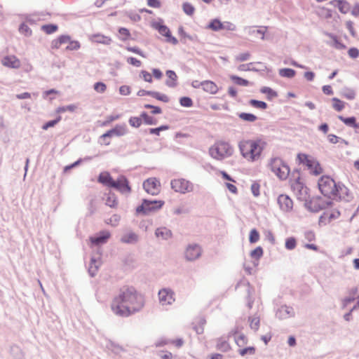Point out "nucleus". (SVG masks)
Listing matches in <instances>:
<instances>
[{"label":"nucleus","mask_w":359,"mask_h":359,"mask_svg":"<svg viewBox=\"0 0 359 359\" xmlns=\"http://www.w3.org/2000/svg\"><path fill=\"white\" fill-rule=\"evenodd\" d=\"M145 299L133 286H123L115 296L111 304L114 314L121 317H128L140 311L144 306Z\"/></svg>","instance_id":"nucleus-1"},{"label":"nucleus","mask_w":359,"mask_h":359,"mask_svg":"<svg viewBox=\"0 0 359 359\" xmlns=\"http://www.w3.org/2000/svg\"><path fill=\"white\" fill-rule=\"evenodd\" d=\"M266 146V142L261 138L243 140L239 144L242 156L248 161L254 162L259 160Z\"/></svg>","instance_id":"nucleus-2"},{"label":"nucleus","mask_w":359,"mask_h":359,"mask_svg":"<svg viewBox=\"0 0 359 359\" xmlns=\"http://www.w3.org/2000/svg\"><path fill=\"white\" fill-rule=\"evenodd\" d=\"M233 153L232 146L229 142L222 140L217 141L209 149L210 156L217 161H222L230 157Z\"/></svg>","instance_id":"nucleus-3"},{"label":"nucleus","mask_w":359,"mask_h":359,"mask_svg":"<svg viewBox=\"0 0 359 359\" xmlns=\"http://www.w3.org/2000/svg\"><path fill=\"white\" fill-rule=\"evenodd\" d=\"M269 168L280 180H285L290 174L289 166L280 158H271Z\"/></svg>","instance_id":"nucleus-4"},{"label":"nucleus","mask_w":359,"mask_h":359,"mask_svg":"<svg viewBox=\"0 0 359 359\" xmlns=\"http://www.w3.org/2000/svg\"><path fill=\"white\" fill-rule=\"evenodd\" d=\"M318 187L320 192L328 198L336 195L337 184L332 178L328 176H323L320 178Z\"/></svg>","instance_id":"nucleus-5"},{"label":"nucleus","mask_w":359,"mask_h":359,"mask_svg":"<svg viewBox=\"0 0 359 359\" xmlns=\"http://www.w3.org/2000/svg\"><path fill=\"white\" fill-rule=\"evenodd\" d=\"M171 187L176 192L185 194L192 191L194 186L189 181L183 178H178L171 181Z\"/></svg>","instance_id":"nucleus-6"},{"label":"nucleus","mask_w":359,"mask_h":359,"mask_svg":"<svg viewBox=\"0 0 359 359\" xmlns=\"http://www.w3.org/2000/svg\"><path fill=\"white\" fill-rule=\"evenodd\" d=\"M164 202L161 201H148L144 200L142 205L136 208L137 213L147 214L161 208Z\"/></svg>","instance_id":"nucleus-7"},{"label":"nucleus","mask_w":359,"mask_h":359,"mask_svg":"<svg viewBox=\"0 0 359 359\" xmlns=\"http://www.w3.org/2000/svg\"><path fill=\"white\" fill-rule=\"evenodd\" d=\"M143 187L149 194L157 195L161 191V183L156 178L151 177L144 182Z\"/></svg>","instance_id":"nucleus-8"},{"label":"nucleus","mask_w":359,"mask_h":359,"mask_svg":"<svg viewBox=\"0 0 359 359\" xmlns=\"http://www.w3.org/2000/svg\"><path fill=\"white\" fill-rule=\"evenodd\" d=\"M127 128L125 124L123 125H116L114 128L108 130L107 133L103 134L100 137L104 142L106 145H109L110 144L109 141H106V138L111 137L114 135L116 136H122L126 134Z\"/></svg>","instance_id":"nucleus-9"},{"label":"nucleus","mask_w":359,"mask_h":359,"mask_svg":"<svg viewBox=\"0 0 359 359\" xmlns=\"http://www.w3.org/2000/svg\"><path fill=\"white\" fill-rule=\"evenodd\" d=\"M159 302L162 306L170 305L175 302L174 293L168 289H162L158 292Z\"/></svg>","instance_id":"nucleus-10"},{"label":"nucleus","mask_w":359,"mask_h":359,"mask_svg":"<svg viewBox=\"0 0 359 359\" xmlns=\"http://www.w3.org/2000/svg\"><path fill=\"white\" fill-rule=\"evenodd\" d=\"M111 187L118 189L122 193L129 194L131 191L128 182L124 176H120L117 180L114 181L113 184H111Z\"/></svg>","instance_id":"nucleus-11"},{"label":"nucleus","mask_w":359,"mask_h":359,"mask_svg":"<svg viewBox=\"0 0 359 359\" xmlns=\"http://www.w3.org/2000/svg\"><path fill=\"white\" fill-rule=\"evenodd\" d=\"M278 203L283 212H290L293 208V201L285 194H281L278 198Z\"/></svg>","instance_id":"nucleus-12"},{"label":"nucleus","mask_w":359,"mask_h":359,"mask_svg":"<svg viewBox=\"0 0 359 359\" xmlns=\"http://www.w3.org/2000/svg\"><path fill=\"white\" fill-rule=\"evenodd\" d=\"M1 62L4 67L11 69H18L21 66L20 60L13 55L4 57Z\"/></svg>","instance_id":"nucleus-13"},{"label":"nucleus","mask_w":359,"mask_h":359,"mask_svg":"<svg viewBox=\"0 0 359 359\" xmlns=\"http://www.w3.org/2000/svg\"><path fill=\"white\" fill-rule=\"evenodd\" d=\"M201 255V249L198 245H189L185 252L186 258L188 260H195Z\"/></svg>","instance_id":"nucleus-14"},{"label":"nucleus","mask_w":359,"mask_h":359,"mask_svg":"<svg viewBox=\"0 0 359 359\" xmlns=\"http://www.w3.org/2000/svg\"><path fill=\"white\" fill-rule=\"evenodd\" d=\"M340 216V212L337 210H327L323 212L320 217V221L325 224L330 223L338 219Z\"/></svg>","instance_id":"nucleus-15"},{"label":"nucleus","mask_w":359,"mask_h":359,"mask_svg":"<svg viewBox=\"0 0 359 359\" xmlns=\"http://www.w3.org/2000/svg\"><path fill=\"white\" fill-rule=\"evenodd\" d=\"M155 27L161 35L165 36L167 38V41L172 44L177 43V39L175 37L171 36L170 31L168 27L157 24Z\"/></svg>","instance_id":"nucleus-16"},{"label":"nucleus","mask_w":359,"mask_h":359,"mask_svg":"<svg viewBox=\"0 0 359 359\" xmlns=\"http://www.w3.org/2000/svg\"><path fill=\"white\" fill-rule=\"evenodd\" d=\"M138 96H144V95H150L155 99L162 101L163 102H169V97L165 95V94H161L158 92L154 91H148L145 90H140L137 92Z\"/></svg>","instance_id":"nucleus-17"},{"label":"nucleus","mask_w":359,"mask_h":359,"mask_svg":"<svg viewBox=\"0 0 359 359\" xmlns=\"http://www.w3.org/2000/svg\"><path fill=\"white\" fill-rule=\"evenodd\" d=\"M111 233L108 231H100L97 236L90 237V241L94 245H100L107 243V240L110 238Z\"/></svg>","instance_id":"nucleus-18"},{"label":"nucleus","mask_w":359,"mask_h":359,"mask_svg":"<svg viewBox=\"0 0 359 359\" xmlns=\"http://www.w3.org/2000/svg\"><path fill=\"white\" fill-rule=\"evenodd\" d=\"M202 89L207 93L215 95L218 93L219 88L217 85L210 80H205L201 82Z\"/></svg>","instance_id":"nucleus-19"},{"label":"nucleus","mask_w":359,"mask_h":359,"mask_svg":"<svg viewBox=\"0 0 359 359\" xmlns=\"http://www.w3.org/2000/svg\"><path fill=\"white\" fill-rule=\"evenodd\" d=\"M297 160L299 163L306 165L309 170L310 168H313V164L317 161L314 158L305 154H299Z\"/></svg>","instance_id":"nucleus-20"},{"label":"nucleus","mask_w":359,"mask_h":359,"mask_svg":"<svg viewBox=\"0 0 359 359\" xmlns=\"http://www.w3.org/2000/svg\"><path fill=\"white\" fill-rule=\"evenodd\" d=\"M336 195L333 196V198L338 197L340 199H348L350 196L349 189L341 184H337Z\"/></svg>","instance_id":"nucleus-21"},{"label":"nucleus","mask_w":359,"mask_h":359,"mask_svg":"<svg viewBox=\"0 0 359 359\" xmlns=\"http://www.w3.org/2000/svg\"><path fill=\"white\" fill-rule=\"evenodd\" d=\"M90 39L93 43H102L104 45H109L111 42V39L109 36L101 34H93L90 36Z\"/></svg>","instance_id":"nucleus-22"},{"label":"nucleus","mask_w":359,"mask_h":359,"mask_svg":"<svg viewBox=\"0 0 359 359\" xmlns=\"http://www.w3.org/2000/svg\"><path fill=\"white\" fill-rule=\"evenodd\" d=\"M326 203L321 198H314L311 200L310 205L313 211L317 212L325 208Z\"/></svg>","instance_id":"nucleus-23"},{"label":"nucleus","mask_w":359,"mask_h":359,"mask_svg":"<svg viewBox=\"0 0 359 359\" xmlns=\"http://www.w3.org/2000/svg\"><path fill=\"white\" fill-rule=\"evenodd\" d=\"M98 182L105 186L111 187V184H113L114 180L108 172H103L100 174Z\"/></svg>","instance_id":"nucleus-24"},{"label":"nucleus","mask_w":359,"mask_h":359,"mask_svg":"<svg viewBox=\"0 0 359 359\" xmlns=\"http://www.w3.org/2000/svg\"><path fill=\"white\" fill-rule=\"evenodd\" d=\"M166 76L168 79L166 81V85L170 88H174L177 86V76L175 72L172 70H168L166 72Z\"/></svg>","instance_id":"nucleus-25"},{"label":"nucleus","mask_w":359,"mask_h":359,"mask_svg":"<svg viewBox=\"0 0 359 359\" xmlns=\"http://www.w3.org/2000/svg\"><path fill=\"white\" fill-rule=\"evenodd\" d=\"M216 348L223 352H226L231 349V346L228 341L222 337L219 338L217 340Z\"/></svg>","instance_id":"nucleus-26"},{"label":"nucleus","mask_w":359,"mask_h":359,"mask_svg":"<svg viewBox=\"0 0 359 359\" xmlns=\"http://www.w3.org/2000/svg\"><path fill=\"white\" fill-rule=\"evenodd\" d=\"M138 236L133 232L125 233L121 238V241L125 243H133L137 241Z\"/></svg>","instance_id":"nucleus-27"},{"label":"nucleus","mask_w":359,"mask_h":359,"mask_svg":"<svg viewBox=\"0 0 359 359\" xmlns=\"http://www.w3.org/2000/svg\"><path fill=\"white\" fill-rule=\"evenodd\" d=\"M335 1L337 2V6L339 11L341 13L346 14L350 11L351 6L348 1L344 0H337Z\"/></svg>","instance_id":"nucleus-28"},{"label":"nucleus","mask_w":359,"mask_h":359,"mask_svg":"<svg viewBox=\"0 0 359 359\" xmlns=\"http://www.w3.org/2000/svg\"><path fill=\"white\" fill-rule=\"evenodd\" d=\"M156 235L158 238L168 239L171 237V231L165 227H161L156 229Z\"/></svg>","instance_id":"nucleus-29"},{"label":"nucleus","mask_w":359,"mask_h":359,"mask_svg":"<svg viewBox=\"0 0 359 359\" xmlns=\"http://www.w3.org/2000/svg\"><path fill=\"white\" fill-rule=\"evenodd\" d=\"M208 28L215 32L223 30V22L218 19H213L208 24Z\"/></svg>","instance_id":"nucleus-30"},{"label":"nucleus","mask_w":359,"mask_h":359,"mask_svg":"<svg viewBox=\"0 0 359 359\" xmlns=\"http://www.w3.org/2000/svg\"><path fill=\"white\" fill-rule=\"evenodd\" d=\"M338 118L345 125L351 126L354 128H358L359 125L356 123V118L353 116L345 118L342 116H339Z\"/></svg>","instance_id":"nucleus-31"},{"label":"nucleus","mask_w":359,"mask_h":359,"mask_svg":"<svg viewBox=\"0 0 359 359\" xmlns=\"http://www.w3.org/2000/svg\"><path fill=\"white\" fill-rule=\"evenodd\" d=\"M278 73L280 76L285 78H293L296 74V72L290 68L280 69Z\"/></svg>","instance_id":"nucleus-32"},{"label":"nucleus","mask_w":359,"mask_h":359,"mask_svg":"<svg viewBox=\"0 0 359 359\" xmlns=\"http://www.w3.org/2000/svg\"><path fill=\"white\" fill-rule=\"evenodd\" d=\"M332 107L337 111H342L344 107H345V104L346 103L344 102H343L342 100L337 98V97H333L332 99Z\"/></svg>","instance_id":"nucleus-33"},{"label":"nucleus","mask_w":359,"mask_h":359,"mask_svg":"<svg viewBox=\"0 0 359 359\" xmlns=\"http://www.w3.org/2000/svg\"><path fill=\"white\" fill-rule=\"evenodd\" d=\"M260 92L264 94H266L269 100H271L273 97H276L278 96V94L276 91H274L271 88L266 86L262 87L260 89Z\"/></svg>","instance_id":"nucleus-34"},{"label":"nucleus","mask_w":359,"mask_h":359,"mask_svg":"<svg viewBox=\"0 0 359 359\" xmlns=\"http://www.w3.org/2000/svg\"><path fill=\"white\" fill-rule=\"evenodd\" d=\"M264 254V250L262 247L258 246L250 252V257L256 260H259Z\"/></svg>","instance_id":"nucleus-35"},{"label":"nucleus","mask_w":359,"mask_h":359,"mask_svg":"<svg viewBox=\"0 0 359 359\" xmlns=\"http://www.w3.org/2000/svg\"><path fill=\"white\" fill-rule=\"evenodd\" d=\"M249 104L252 107L260 109H266L267 108V104L263 101H259L256 100H250L249 101Z\"/></svg>","instance_id":"nucleus-36"},{"label":"nucleus","mask_w":359,"mask_h":359,"mask_svg":"<svg viewBox=\"0 0 359 359\" xmlns=\"http://www.w3.org/2000/svg\"><path fill=\"white\" fill-rule=\"evenodd\" d=\"M238 116L241 120L248 122H254L257 119L255 115L250 113H241Z\"/></svg>","instance_id":"nucleus-37"},{"label":"nucleus","mask_w":359,"mask_h":359,"mask_svg":"<svg viewBox=\"0 0 359 359\" xmlns=\"http://www.w3.org/2000/svg\"><path fill=\"white\" fill-rule=\"evenodd\" d=\"M141 117L144 121V123L147 125H155L157 123V120L149 115H148L146 112H142L141 114Z\"/></svg>","instance_id":"nucleus-38"},{"label":"nucleus","mask_w":359,"mask_h":359,"mask_svg":"<svg viewBox=\"0 0 359 359\" xmlns=\"http://www.w3.org/2000/svg\"><path fill=\"white\" fill-rule=\"evenodd\" d=\"M251 329L257 331L259 327L260 320L259 317H250L248 319Z\"/></svg>","instance_id":"nucleus-39"},{"label":"nucleus","mask_w":359,"mask_h":359,"mask_svg":"<svg viewBox=\"0 0 359 359\" xmlns=\"http://www.w3.org/2000/svg\"><path fill=\"white\" fill-rule=\"evenodd\" d=\"M129 123L132 127L138 128L142 123V118L141 117V116L140 117H137V116L130 117L129 119Z\"/></svg>","instance_id":"nucleus-40"},{"label":"nucleus","mask_w":359,"mask_h":359,"mask_svg":"<svg viewBox=\"0 0 359 359\" xmlns=\"http://www.w3.org/2000/svg\"><path fill=\"white\" fill-rule=\"evenodd\" d=\"M106 204L111 208H116L118 201L114 194H109L106 200Z\"/></svg>","instance_id":"nucleus-41"},{"label":"nucleus","mask_w":359,"mask_h":359,"mask_svg":"<svg viewBox=\"0 0 359 359\" xmlns=\"http://www.w3.org/2000/svg\"><path fill=\"white\" fill-rule=\"evenodd\" d=\"M259 233L257 229H253L250 231L249 235V241L250 243H257L259 240Z\"/></svg>","instance_id":"nucleus-42"},{"label":"nucleus","mask_w":359,"mask_h":359,"mask_svg":"<svg viewBox=\"0 0 359 359\" xmlns=\"http://www.w3.org/2000/svg\"><path fill=\"white\" fill-rule=\"evenodd\" d=\"M231 79L237 85L247 86L249 85V81L246 79L241 78L237 76H231Z\"/></svg>","instance_id":"nucleus-43"},{"label":"nucleus","mask_w":359,"mask_h":359,"mask_svg":"<svg viewBox=\"0 0 359 359\" xmlns=\"http://www.w3.org/2000/svg\"><path fill=\"white\" fill-rule=\"evenodd\" d=\"M19 32L20 34L25 35V36H29L32 35V33L31 29L25 23H22L20 25L19 27Z\"/></svg>","instance_id":"nucleus-44"},{"label":"nucleus","mask_w":359,"mask_h":359,"mask_svg":"<svg viewBox=\"0 0 359 359\" xmlns=\"http://www.w3.org/2000/svg\"><path fill=\"white\" fill-rule=\"evenodd\" d=\"M309 171L313 175H318L323 172V168L320 163L316 161L313 164V168H310Z\"/></svg>","instance_id":"nucleus-45"},{"label":"nucleus","mask_w":359,"mask_h":359,"mask_svg":"<svg viewBox=\"0 0 359 359\" xmlns=\"http://www.w3.org/2000/svg\"><path fill=\"white\" fill-rule=\"evenodd\" d=\"M120 117H121L120 114L108 116L106 118V120L100 123V126H107L109 125L111 122H113V121H114L116 120L119 119Z\"/></svg>","instance_id":"nucleus-46"},{"label":"nucleus","mask_w":359,"mask_h":359,"mask_svg":"<svg viewBox=\"0 0 359 359\" xmlns=\"http://www.w3.org/2000/svg\"><path fill=\"white\" fill-rule=\"evenodd\" d=\"M297 241L296 239L293 237H290L286 239L285 241V248L287 250H293L296 248Z\"/></svg>","instance_id":"nucleus-47"},{"label":"nucleus","mask_w":359,"mask_h":359,"mask_svg":"<svg viewBox=\"0 0 359 359\" xmlns=\"http://www.w3.org/2000/svg\"><path fill=\"white\" fill-rule=\"evenodd\" d=\"M118 32L120 34V39L123 41H126L128 39L130 36V32L128 29L121 27L118 29Z\"/></svg>","instance_id":"nucleus-48"},{"label":"nucleus","mask_w":359,"mask_h":359,"mask_svg":"<svg viewBox=\"0 0 359 359\" xmlns=\"http://www.w3.org/2000/svg\"><path fill=\"white\" fill-rule=\"evenodd\" d=\"M60 120H61V116H59L57 117L56 119L48 121L47 123L43 124L42 126V129L44 130H46L49 128L54 127L57 123H59L60 121Z\"/></svg>","instance_id":"nucleus-49"},{"label":"nucleus","mask_w":359,"mask_h":359,"mask_svg":"<svg viewBox=\"0 0 359 359\" xmlns=\"http://www.w3.org/2000/svg\"><path fill=\"white\" fill-rule=\"evenodd\" d=\"M182 8L184 12L189 15H193L195 11L194 7L189 3H184Z\"/></svg>","instance_id":"nucleus-50"},{"label":"nucleus","mask_w":359,"mask_h":359,"mask_svg":"<svg viewBox=\"0 0 359 359\" xmlns=\"http://www.w3.org/2000/svg\"><path fill=\"white\" fill-rule=\"evenodd\" d=\"M41 29L46 34H52L57 29V27L54 25H45L41 27Z\"/></svg>","instance_id":"nucleus-51"},{"label":"nucleus","mask_w":359,"mask_h":359,"mask_svg":"<svg viewBox=\"0 0 359 359\" xmlns=\"http://www.w3.org/2000/svg\"><path fill=\"white\" fill-rule=\"evenodd\" d=\"M236 343L238 346H243L248 343V339L247 337L243 334L238 335L236 339Z\"/></svg>","instance_id":"nucleus-52"},{"label":"nucleus","mask_w":359,"mask_h":359,"mask_svg":"<svg viewBox=\"0 0 359 359\" xmlns=\"http://www.w3.org/2000/svg\"><path fill=\"white\" fill-rule=\"evenodd\" d=\"M239 354L242 356H244L247 354L253 355L255 353V348L253 346H250L248 348H245L239 350Z\"/></svg>","instance_id":"nucleus-53"},{"label":"nucleus","mask_w":359,"mask_h":359,"mask_svg":"<svg viewBox=\"0 0 359 359\" xmlns=\"http://www.w3.org/2000/svg\"><path fill=\"white\" fill-rule=\"evenodd\" d=\"M76 107L74 104H71V105H68V106H65V107H60L56 109V112L58 114H60V113H64L67 111H74L76 109Z\"/></svg>","instance_id":"nucleus-54"},{"label":"nucleus","mask_w":359,"mask_h":359,"mask_svg":"<svg viewBox=\"0 0 359 359\" xmlns=\"http://www.w3.org/2000/svg\"><path fill=\"white\" fill-rule=\"evenodd\" d=\"M107 89V86L102 82H97L94 84V90L97 92L102 93Z\"/></svg>","instance_id":"nucleus-55"},{"label":"nucleus","mask_w":359,"mask_h":359,"mask_svg":"<svg viewBox=\"0 0 359 359\" xmlns=\"http://www.w3.org/2000/svg\"><path fill=\"white\" fill-rule=\"evenodd\" d=\"M250 57V53L248 52L243 53L239 55H238L235 60L237 62H244L246 60H248Z\"/></svg>","instance_id":"nucleus-56"},{"label":"nucleus","mask_w":359,"mask_h":359,"mask_svg":"<svg viewBox=\"0 0 359 359\" xmlns=\"http://www.w3.org/2000/svg\"><path fill=\"white\" fill-rule=\"evenodd\" d=\"M69 40H70L69 36H61L56 41L55 46L58 48L62 44L68 43Z\"/></svg>","instance_id":"nucleus-57"},{"label":"nucleus","mask_w":359,"mask_h":359,"mask_svg":"<svg viewBox=\"0 0 359 359\" xmlns=\"http://www.w3.org/2000/svg\"><path fill=\"white\" fill-rule=\"evenodd\" d=\"M140 76L146 82L151 83L152 79V75L148 72L147 71L142 70L140 72Z\"/></svg>","instance_id":"nucleus-58"},{"label":"nucleus","mask_w":359,"mask_h":359,"mask_svg":"<svg viewBox=\"0 0 359 359\" xmlns=\"http://www.w3.org/2000/svg\"><path fill=\"white\" fill-rule=\"evenodd\" d=\"M79 48H80V43L79 41H70V40L68 43V45L66 47V48L67 50H78Z\"/></svg>","instance_id":"nucleus-59"},{"label":"nucleus","mask_w":359,"mask_h":359,"mask_svg":"<svg viewBox=\"0 0 359 359\" xmlns=\"http://www.w3.org/2000/svg\"><path fill=\"white\" fill-rule=\"evenodd\" d=\"M180 104L183 107H190L193 105L192 100L188 97H183L180 99Z\"/></svg>","instance_id":"nucleus-60"},{"label":"nucleus","mask_w":359,"mask_h":359,"mask_svg":"<svg viewBox=\"0 0 359 359\" xmlns=\"http://www.w3.org/2000/svg\"><path fill=\"white\" fill-rule=\"evenodd\" d=\"M127 62L133 66L140 67L142 65V62L133 57H128Z\"/></svg>","instance_id":"nucleus-61"},{"label":"nucleus","mask_w":359,"mask_h":359,"mask_svg":"<svg viewBox=\"0 0 359 359\" xmlns=\"http://www.w3.org/2000/svg\"><path fill=\"white\" fill-rule=\"evenodd\" d=\"M168 126H160L158 128H150L149 129V133L150 134H155L156 135H159L161 131L165 130H168Z\"/></svg>","instance_id":"nucleus-62"},{"label":"nucleus","mask_w":359,"mask_h":359,"mask_svg":"<svg viewBox=\"0 0 359 359\" xmlns=\"http://www.w3.org/2000/svg\"><path fill=\"white\" fill-rule=\"evenodd\" d=\"M236 29V25L231 22H223V30L235 31Z\"/></svg>","instance_id":"nucleus-63"},{"label":"nucleus","mask_w":359,"mask_h":359,"mask_svg":"<svg viewBox=\"0 0 359 359\" xmlns=\"http://www.w3.org/2000/svg\"><path fill=\"white\" fill-rule=\"evenodd\" d=\"M259 189H260V185L257 183L254 182L251 185V191L255 196H258L259 195Z\"/></svg>","instance_id":"nucleus-64"}]
</instances>
